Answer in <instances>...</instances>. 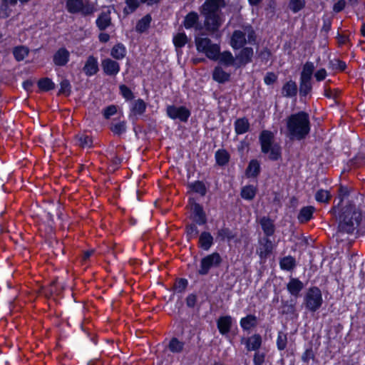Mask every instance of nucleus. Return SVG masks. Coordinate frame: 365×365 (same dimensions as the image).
<instances>
[{
	"mask_svg": "<svg viewBox=\"0 0 365 365\" xmlns=\"http://www.w3.org/2000/svg\"><path fill=\"white\" fill-rule=\"evenodd\" d=\"M224 5L223 0H206L201 6L200 12L205 17L204 26L210 35L220 36L217 33L224 21L220 9Z\"/></svg>",
	"mask_w": 365,
	"mask_h": 365,
	"instance_id": "f257e3e1",
	"label": "nucleus"
},
{
	"mask_svg": "<svg viewBox=\"0 0 365 365\" xmlns=\"http://www.w3.org/2000/svg\"><path fill=\"white\" fill-rule=\"evenodd\" d=\"M287 136L292 140H302L310 132V120L309 114L300 111L292 114L287 118Z\"/></svg>",
	"mask_w": 365,
	"mask_h": 365,
	"instance_id": "f03ea898",
	"label": "nucleus"
},
{
	"mask_svg": "<svg viewBox=\"0 0 365 365\" xmlns=\"http://www.w3.org/2000/svg\"><path fill=\"white\" fill-rule=\"evenodd\" d=\"M361 219V213L355 205L349 204L344 206L339 217V231L352 234L359 227Z\"/></svg>",
	"mask_w": 365,
	"mask_h": 365,
	"instance_id": "7ed1b4c3",
	"label": "nucleus"
},
{
	"mask_svg": "<svg viewBox=\"0 0 365 365\" xmlns=\"http://www.w3.org/2000/svg\"><path fill=\"white\" fill-rule=\"evenodd\" d=\"M261 150L263 153H269V159L277 160L282 156L281 147L274 143V135L268 130H263L259 135Z\"/></svg>",
	"mask_w": 365,
	"mask_h": 365,
	"instance_id": "20e7f679",
	"label": "nucleus"
},
{
	"mask_svg": "<svg viewBox=\"0 0 365 365\" xmlns=\"http://www.w3.org/2000/svg\"><path fill=\"white\" fill-rule=\"evenodd\" d=\"M195 43L198 52L205 53L211 60L217 61L220 51L218 43H213L208 37L204 36L203 34L201 36H195Z\"/></svg>",
	"mask_w": 365,
	"mask_h": 365,
	"instance_id": "39448f33",
	"label": "nucleus"
},
{
	"mask_svg": "<svg viewBox=\"0 0 365 365\" xmlns=\"http://www.w3.org/2000/svg\"><path fill=\"white\" fill-rule=\"evenodd\" d=\"M315 66L312 62H306L302 68L299 78V95L306 96L311 93L312 90V76Z\"/></svg>",
	"mask_w": 365,
	"mask_h": 365,
	"instance_id": "423d86ee",
	"label": "nucleus"
},
{
	"mask_svg": "<svg viewBox=\"0 0 365 365\" xmlns=\"http://www.w3.org/2000/svg\"><path fill=\"white\" fill-rule=\"evenodd\" d=\"M304 304L307 309L311 312L319 309L322 304L321 290L317 287L309 288L304 297Z\"/></svg>",
	"mask_w": 365,
	"mask_h": 365,
	"instance_id": "0eeeda50",
	"label": "nucleus"
},
{
	"mask_svg": "<svg viewBox=\"0 0 365 365\" xmlns=\"http://www.w3.org/2000/svg\"><path fill=\"white\" fill-rule=\"evenodd\" d=\"M66 7L70 14H80L83 16L93 13V7L83 0H67Z\"/></svg>",
	"mask_w": 365,
	"mask_h": 365,
	"instance_id": "6e6552de",
	"label": "nucleus"
},
{
	"mask_svg": "<svg viewBox=\"0 0 365 365\" xmlns=\"http://www.w3.org/2000/svg\"><path fill=\"white\" fill-rule=\"evenodd\" d=\"M222 262V257L217 252H213L203 257L200 261V267L198 273L200 275H206L210 269L213 267H218Z\"/></svg>",
	"mask_w": 365,
	"mask_h": 365,
	"instance_id": "1a4fd4ad",
	"label": "nucleus"
},
{
	"mask_svg": "<svg viewBox=\"0 0 365 365\" xmlns=\"http://www.w3.org/2000/svg\"><path fill=\"white\" fill-rule=\"evenodd\" d=\"M166 113L171 119H179L182 122H187L190 115V110L184 106H168Z\"/></svg>",
	"mask_w": 365,
	"mask_h": 365,
	"instance_id": "9d476101",
	"label": "nucleus"
},
{
	"mask_svg": "<svg viewBox=\"0 0 365 365\" xmlns=\"http://www.w3.org/2000/svg\"><path fill=\"white\" fill-rule=\"evenodd\" d=\"M273 243L269 239V237H264L259 240V247L257 250V253L261 259L267 258L272 252Z\"/></svg>",
	"mask_w": 365,
	"mask_h": 365,
	"instance_id": "9b49d317",
	"label": "nucleus"
},
{
	"mask_svg": "<svg viewBox=\"0 0 365 365\" xmlns=\"http://www.w3.org/2000/svg\"><path fill=\"white\" fill-rule=\"evenodd\" d=\"M254 55L253 48L251 47H245L236 55L237 65L238 67L245 66L252 61Z\"/></svg>",
	"mask_w": 365,
	"mask_h": 365,
	"instance_id": "f8f14e48",
	"label": "nucleus"
},
{
	"mask_svg": "<svg viewBox=\"0 0 365 365\" xmlns=\"http://www.w3.org/2000/svg\"><path fill=\"white\" fill-rule=\"evenodd\" d=\"M101 66L103 72L108 76H115L120 71L119 63L110 58H106L102 61Z\"/></svg>",
	"mask_w": 365,
	"mask_h": 365,
	"instance_id": "ddd939ff",
	"label": "nucleus"
},
{
	"mask_svg": "<svg viewBox=\"0 0 365 365\" xmlns=\"http://www.w3.org/2000/svg\"><path fill=\"white\" fill-rule=\"evenodd\" d=\"M193 214V220L199 225H205L207 222V217L202 207L197 202H193L191 206Z\"/></svg>",
	"mask_w": 365,
	"mask_h": 365,
	"instance_id": "4468645a",
	"label": "nucleus"
},
{
	"mask_svg": "<svg viewBox=\"0 0 365 365\" xmlns=\"http://www.w3.org/2000/svg\"><path fill=\"white\" fill-rule=\"evenodd\" d=\"M232 325V318L231 316H222L217 320V327L222 335L227 334L231 329Z\"/></svg>",
	"mask_w": 365,
	"mask_h": 365,
	"instance_id": "2eb2a0df",
	"label": "nucleus"
},
{
	"mask_svg": "<svg viewBox=\"0 0 365 365\" xmlns=\"http://www.w3.org/2000/svg\"><path fill=\"white\" fill-rule=\"evenodd\" d=\"M99 71L97 58L93 56H89L83 68V71L88 76H91L98 73Z\"/></svg>",
	"mask_w": 365,
	"mask_h": 365,
	"instance_id": "dca6fc26",
	"label": "nucleus"
},
{
	"mask_svg": "<svg viewBox=\"0 0 365 365\" xmlns=\"http://www.w3.org/2000/svg\"><path fill=\"white\" fill-rule=\"evenodd\" d=\"M69 57V51L66 48H61L54 53L53 61L56 66H63L68 62Z\"/></svg>",
	"mask_w": 365,
	"mask_h": 365,
	"instance_id": "f3484780",
	"label": "nucleus"
},
{
	"mask_svg": "<svg viewBox=\"0 0 365 365\" xmlns=\"http://www.w3.org/2000/svg\"><path fill=\"white\" fill-rule=\"evenodd\" d=\"M304 284L298 278L290 277L289 282L287 284V289L291 295L298 297L300 292L304 289Z\"/></svg>",
	"mask_w": 365,
	"mask_h": 365,
	"instance_id": "a211bd4d",
	"label": "nucleus"
},
{
	"mask_svg": "<svg viewBox=\"0 0 365 365\" xmlns=\"http://www.w3.org/2000/svg\"><path fill=\"white\" fill-rule=\"evenodd\" d=\"M246 33L240 30H236L232 33L231 37V46L234 49H239L244 46L247 40Z\"/></svg>",
	"mask_w": 365,
	"mask_h": 365,
	"instance_id": "6ab92c4d",
	"label": "nucleus"
},
{
	"mask_svg": "<svg viewBox=\"0 0 365 365\" xmlns=\"http://www.w3.org/2000/svg\"><path fill=\"white\" fill-rule=\"evenodd\" d=\"M198 21L199 16L197 13L191 11L185 16L183 24L187 29L194 27L196 30H200L201 26L198 24Z\"/></svg>",
	"mask_w": 365,
	"mask_h": 365,
	"instance_id": "aec40b11",
	"label": "nucleus"
},
{
	"mask_svg": "<svg viewBox=\"0 0 365 365\" xmlns=\"http://www.w3.org/2000/svg\"><path fill=\"white\" fill-rule=\"evenodd\" d=\"M259 223L265 237H270L274 235L275 226L272 220L268 217H263L260 219Z\"/></svg>",
	"mask_w": 365,
	"mask_h": 365,
	"instance_id": "412c9836",
	"label": "nucleus"
},
{
	"mask_svg": "<svg viewBox=\"0 0 365 365\" xmlns=\"http://www.w3.org/2000/svg\"><path fill=\"white\" fill-rule=\"evenodd\" d=\"M246 348L247 351H257L262 344V337L259 334H254L246 339Z\"/></svg>",
	"mask_w": 365,
	"mask_h": 365,
	"instance_id": "4be33fe9",
	"label": "nucleus"
},
{
	"mask_svg": "<svg viewBox=\"0 0 365 365\" xmlns=\"http://www.w3.org/2000/svg\"><path fill=\"white\" fill-rule=\"evenodd\" d=\"M199 246L207 251L213 244V237L208 232H202L199 237Z\"/></svg>",
	"mask_w": 365,
	"mask_h": 365,
	"instance_id": "5701e85b",
	"label": "nucleus"
},
{
	"mask_svg": "<svg viewBox=\"0 0 365 365\" xmlns=\"http://www.w3.org/2000/svg\"><path fill=\"white\" fill-rule=\"evenodd\" d=\"M282 93L287 98H292L297 93V86L295 81H289L282 87Z\"/></svg>",
	"mask_w": 365,
	"mask_h": 365,
	"instance_id": "b1692460",
	"label": "nucleus"
},
{
	"mask_svg": "<svg viewBox=\"0 0 365 365\" xmlns=\"http://www.w3.org/2000/svg\"><path fill=\"white\" fill-rule=\"evenodd\" d=\"M111 24L110 12H102L96 19V25L101 31L106 29Z\"/></svg>",
	"mask_w": 365,
	"mask_h": 365,
	"instance_id": "393cba45",
	"label": "nucleus"
},
{
	"mask_svg": "<svg viewBox=\"0 0 365 365\" xmlns=\"http://www.w3.org/2000/svg\"><path fill=\"white\" fill-rule=\"evenodd\" d=\"M296 266V259L290 255L284 257L279 260V267L283 270L292 271Z\"/></svg>",
	"mask_w": 365,
	"mask_h": 365,
	"instance_id": "a878e982",
	"label": "nucleus"
},
{
	"mask_svg": "<svg viewBox=\"0 0 365 365\" xmlns=\"http://www.w3.org/2000/svg\"><path fill=\"white\" fill-rule=\"evenodd\" d=\"M217 60L225 66H230L235 65L236 58L230 51H224L222 53L220 51Z\"/></svg>",
	"mask_w": 365,
	"mask_h": 365,
	"instance_id": "bb28decb",
	"label": "nucleus"
},
{
	"mask_svg": "<svg viewBox=\"0 0 365 365\" xmlns=\"http://www.w3.org/2000/svg\"><path fill=\"white\" fill-rule=\"evenodd\" d=\"M230 75L225 72L221 67L217 66L212 73L213 79L220 83H223L229 81Z\"/></svg>",
	"mask_w": 365,
	"mask_h": 365,
	"instance_id": "cd10ccee",
	"label": "nucleus"
},
{
	"mask_svg": "<svg viewBox=\"0 0 365 365\" xmlns=\"http://www.w3.org/2000/svg\"><path fill=\"white\" fill-rule=\"evenodd\" d=\"M146 103L143 99H138L133 102L130 117L132 115H142L146 109Z\"/></svg>",
	"mask_w": 365,
	"mask_h": 365,
	"instance_id": "c85d7f7f",
	"label": "nucleus"
},
{
	"mask_svg": "<svg viewBox=\"0 0 365 365\" xmlns=\"http://www.w3.org/2000/svg\"><path fill=\"white\" fill-rule=\"evenodd\" d=\"M314 207L312 206H307L302 207L298 215V220L300 222H307L312 217Z\"/></svg>",
	"mask_w": 365,
	"mask_h": 365,
	"instance_id": "c756f323",
	"label": "nucleus"
},
{
	"mask_svg": "<svg viewBox=\"0 0 365 365\" xmlns=\"http://www.w3.org/2000/svg\"><path fill=\"white\" fill-rule=\"evenodd\" d=\"M215 157L217 164L220 166L227 165L230 158L229 153L225 149H220L217 150Z\"/></svg>",
	"mask_w": 365,
	"mask_h": 365,
	"instance_id": "7c9ffc66",
	"label": "nucleus"
},
{
	"mask_svg": "<svg viewBox=\"0 0 365 365\" xmlns=\"http://www.w3.org/2000/svg\"><path fill=\"white\" fill-rule=\"evenodd\" d=\"M235 132L237 134H243L248 131L250 128V123L248 120L245 118H242L236 120L235 123Z\"/></svg>",
	"mask_w": 365,
	"mask_h": 365,
	"instance_id": "2f4dec72",
	"label": "nucleus"
},
{
	"mask_svg": "<svg viewBox=\"0 0 365 365\" xmlns=\"http://www.w3.org/2000/svg\"><path fill=\"white\" fill-rule=\"evenodd\" d=\"M257 325V317L255 315L249 314L240 320V326L244 330H249Z\"/></svg>",
	"mask_w": 365,
	"mask_h": 365,
	"instance_id": "473e14b6",
	"label": "nucleus"
},
{
	"mask_svg": "<svg viewBox=\"0 0 365 365\" xmlns=\"http://www.w3.org/2000/svg\"><path fill=\"white\" fill-rule=\"evenodd\" d=\"M126 54V49L122 43L115 45L111 49L110 55L117 60L123 59Z\"/></svg>",
	"mask_w": 365,
	"mask_h": 365,
	"instance_id": "72a5a7b5",
	"label": "nucleus"
},
{
	"mask_svg": "<svg viewBox=\"0 0 365 365\" xmlns=\"http://www.w3.org/2000/svg\"><path fill=\"white\" fill-rule=\"evenodd\" d=\"M257 193V189L253 185H247L242 187L241 196L243 199L252 200L255 198Z\"/></svg>",
	"mask_w": 365,
	"mask_h": 365,
	"instance_id": "f704fd0d",
	"label": "nucleus"
},
{
	"mask_svg": "<svg viewBox=\"0 0 365 365\" xmlns=\"http://www.w3.org/2000/svg\"><path fill=\"white\" fill-rule=\"evenodd\" d=\"M151 20L152 19L150 14L145 15L138 21L135 27L136 31L140 33L145 31L149 28Z\"/></svg>",
	"mask_w": 365,
	"mask_h": 365,
	"instance_id": "c9c22d12",
	"label": "nucleus"
},
{
	"mask_svg": "<svg viewBox=\"0 0 365 365\" xmlns=\"http://www.w3.org/2000/svg\"><path fill=\"white\" fill-rule=\"evenodd\" d=\"M77 144L83 148H89L93 145L92 138L86 135L80 134L76 137Z\"/></svg>",
	"mask_w": 365,
	"mask_h": 365,
	"instance_id": "e433bc0d",
	"label": "nucleus"
},
{
	"mask_svg": "<svg viewBox=\"0 0 365 365\" xmlns=\"http://www.w3.org/2000/svg\"><path fill=\"white\" fill-rule=\"evenodd\" d=\"M260 170L259 163L257 160H252L246 170L249 177H256Z\"/></svg>",
	"mask_w": 365,
	"mask_h": 365,
	"instance_id": "4c0bfd02",
	"label": "nucleus"
},
{
	"mask_svg": "<svg viewBox=\"0 0 365 365\" xmlns=\"http://www.w3.org/2000/svg\"><path fill=\"white\" fill-rule=\"evenodd\" d=\"M29 52L28 48L24 46H16L13 50L14 56L17 61L24 60L28 56Z\"/></svg>",
	"mask_w": 365,
	"mask_h": 365,
	"instance_id": "58836bf2",
	"label": "nucleus"
},
{
	"mask_svg": "<svg viewBox=\"0 0 365 365\" xmlns=\"http://www.w3.org/2000/svg\"><path fill=\"white\" fill-rule=\"evenodd\" d=\"M234 237L235 235L232 233V230L227 227H222L221 229L218 230L217 232V238L222 241H224L225 239L230 241Z\"/></svg>",
	"mask_w": 365,
	"mask_h": 365,
	"instance_id": "ea45409f",
	"label": "nucleus"
},
{
	"mask_svg": "<svg viewBox=\"0 0 365 365\" xmlns=\"http://www.w3.org/2000/svg\"><path fill=\"white\" fill-rule=\"evenodd\" d=\"M38 88L43 91H48L55 88L54 83L48 78H43L38 82Z\"/></svg>",
	"mask_w": 365,
	"mask_h": 365,
	"instance_id": "a19ab883",
	"label": "nucleus"
},
{
	"mask_svg": "<svg viewBox=\"0 0 365 365\" xmlns=\"http://www.w3.org/2000/svg\"><path fill=\"white\" fill-rule=\"evenodd\" d=\"M187 42V37L185 33H178L173 37V43L176 48L183 47Z\"/></svg>",
	"mask_w": 365,
	"mask_h": 365,
	"instance_id": "79ce46f5",
	"label": "nucleus"
},
{
	"mask_svg": "<svg viewBox=\"0 0 365 365\" xmlns=\"http://www.w3.org/2000/svg\"><path fill=\"white\" fill-rule=\"evenodd\" d=\"M169 349L173 353L181 352L184 347V343L180 341L177 338H173L169 343Z\"/></svg>",
	"mask_w": 365,
	"mask_h": 365,
	"instance_id": "37998d69",
	"label": "nucleus"
},
{
	"mask_svg": "<svg viewBox=\"0 0 365 365\" xmlns=\"http://www.w3.org/2000/svg\"><path fill=\"white\" fill-rule=\"evenodd\" d=\"M305 0H290L289 8L293 13H297L305 6Z\"/></svg>",
	"mask_w": 365,
	"mask_h": 365,
	"instance_id": "c03bdc74",
	"label": "nucleus"
},
{
	"mask_svg": "<svg viewBox=\"0 0 365 365\" xmlns=\"http://www.w3.org/2000/svg\"><path fill=\"white\" fill-rule=\"evenodd\" d=\"M287 344V334L283 331H279L277 339V349L280 351L284 350Z\"/></svg>",
	"mask_w": 365,
	"mask_h": 365,
	"instance_id": "a18cd8bd",
	"label": "nucleus"
},
{
	"mask_svg": "<svg viewBox=\"0 0 365 365\" xmlns=\"http://www.w3.org/2000/svg\"><path fill=\"white\" fill-rule=\"evenodd\" d=\"M61 88L58 91V95H64L68 96L71 93V86L68 80L63 79L60 83Z\"/></svg>",
	"mask_w": 365,
	"mask_h": 365,
	"instance_id": "49530a36",
	"label": "nucleus"
},
{
	"mask_svg": "<svg viewBox=\"0 0 365 365\" xmlns=\"http://www.w3.org/2000/svg\"><path fill=\"white\" fill-rule=\"evenodd\" d=\"M331 195L327 190H319L315 195V199L319 202H328Z\"/></svg>",
	"mask_w": 365,
	"mask_h": 365,
	"instance_id": "de8ad7c7",
	"label": "nucleus"
},
{
	"mask_svg": "<svg viewBox=\"0 0 365 365\" xmlns=\"http://www.w3.org/2000/svg\"><path fill=\"white\" fill-rule=\"evenodd\" d=\"M120 94L126 101H130L134 98V94L132 91L125 85L122 84L119 86Z\"/></svg>",
	"mask_w": 365,
	"mask_h": 365,
	"instance_id": "09e8293b",
	"label": "nucleus"
},
{
	"mask_svg": "<svg viewBox=\"0 0 365 365\" xmlns=\"http://www.w3.org/2000/svg\"><path fill=\"white\" fill-rule=\"evenodd\" d=\"M192 190L197 193L200 194L202 196L206 194V187L205 184L201 181H196L192 185Z\"/></svg>",
	"mask_w": 365,
	"mask_h": 365,
	"instance_id": "8fccbe9b",
	"label": "nucleus"
},
{
	"mask_svg": "<svg viewBox=\"0 0 365 365\" xmlns=\"http://www.w3.org/2000/svg\"><path fill=\"white\" fill-rule=\"evenodd\" d=\"M110 129L115 134L120 135L125 132L126 123L125 121H121L116 124H113Z\"/></svg>",
	"mask_w": 365,
	"mask_h": 365,
	"instance_id": "3c124183",
	"label": "nucleus"
},
{
	"mask_svg": "<svg viewBox=\"0 0 365 365\" xmlns=\"http://www.w3.org/2000/svg\"><path fill=\"white\" fill-rule=\"evenodd\" d=\"M186 233L189 239L197 237L199 231L195 224L192 223L186 227Z\"/></svg>",
	"mask_w": 365,
	"mask_h": 365,
	"instance_id": "603ef678",
	"label": "nucleus"
},
{
	"mask_svg": "<svg viewBox=\"0 0 365 365\" xmlns=\"http://www.w3.org/2000/svg\"><path fill=\"white\" fill-rule=\"evenodd\" d=\"M125 3L127 7L124 9V12L126 14L133 13L138 6V0H126Z\"/></svg>",
	"mask_w": 365,
	"mask_h": 365,
	"instance_id": "864d4df0",
	"label": "nucleus"
},
{
	"mask_svg": "<svg viewBox=\"0 0 365 365\" xmlns=\"http://www.w3.org/2000/svg\"><path fill=\"white\" fill-rule=\"evenodd\" d=\"M244 32H245L246 34L247 35L248 43H251V44L255 43L256 35H255V32L253 30V29L252 28V26H246L245 28Z\"/></svg>",
	"mask_w": 365,
	"mask_h": 365,
	"instance_id": "5fc2aeb1",
	"label": "nucleus"
},
{
	"mask_svg": "<svg viewBox=\"0 0 365 365\" xmlns=\"http://www.w3.org/2000/svg\"><path fill=\"white\" fill-rule=\"evenodd\" d=\"M330 64L331 65V68L333 69L339 70L341 71H344L346 67V63L339 59H334L331 61Z\"/></svg>",
	"mask_w": 365,
	"mask_h": 365,
	"instance_id": "6e6d98bb",
	"label": "nucleus"
},
{
	"mask_svg": "<svg viewBox=\"0 0 365 365\" xmlns=\"http://www.w3.org/2000/svg\"><path fill=\"white\" fill-rule=\"evenodd\" d=\"M271 56V51L267 48H264L259 53L261 61L267 64Z\"/></svg>",
	"mask_w": 365,
	"mask_h": 365,
	"instance_id": "4d7b16f0",
	"label": "nucleus"
},
{
	"mask_svg": "<svg viewBox=\"0 0 365 365\" xmlns=\"http://www.w3.org/2000/svg\"><path fill=\"white\" fill-rule=\"evenodd\" d=\"M117 112V106L114 105L109 106L103 110V116L106 119L110 118V116L115 114Z\"/></svg>",
	"mask_w": 365,
	"mask_h": 365,
	"instance_id": "13d9d810",
	"label": "nucleus"
},
{
	"mask_svg": "<svg viewBox=\"0 0 365 365\" xmlns=\"http://www.w3.org/2000/svg\"><path fill=\"white\" fill-rule=\"evenodd\" d=\"M314 359V353L312 348L307 349L302 355V360L304 363L308 364L310 359Z\"/></svg>",
	"mask_w": 365,
	"mask_h": 365,
	"instance_id": "bf43d9fd",
	"label": "nucleus"
},
{
	"mask_svg": "<svg viewBox=\"0 0 365 365\" xmlns=\"http://www.w3.org/2000/svg\"><path fill=\"white\" fill-rule=\"evenodd\" d=\"M187 284V279L181 278L176 282L175 288L178 292H182L186 289Z\"/></svg>",
	"mask_w": 365,
	"mask_h": 365,
	"instance_id": "052dcab7",
	"label": "nucleus"
},
{
	"mask_svg": "<svg viewBox=\"0 0 365 365\" xmlns=\"http://www.w3.org/2000/svg\"><path fill=\"white\" fill-rule=\"evenodd\" d=\"M277 79V75L273 72H268L264 78V82L267 85L273 84Z\"/></svg>",
	"mask_w": 365,
	"mask_h": 365,
	"instance_id": "680f3d73",
	"label": "nucleus"
},
{
	"mask_svg": "<svg viewBox=\"0 0 365 365\" xmlns=\"http://www.w3.org/2000/svg\"><path fill=\"white\" fill-rule=\"evenodd\" d=\"M265 355L263 353L256 352L254 355L253 363L255 365H262L264 361Z\"/></svg>",
	"mask_w": 365,
	"mask_h": 365,
	"instance_id": "e2e57ef3",
	"label": "nucleus"
},
{
	"mask_svg": "<svg viewBox=\"0 0 365 365\" xmlns=\"http://www.w3.org/2000/svg\"><path fill=\"white\" fill-rule=\"evenodd\" d=\"M346 1L344 0H339L336 3L334 4L333 10L336 13H339L344 9Z\"/></svg>",
	"mask_w": 365,
	"mask_h": 365,
	"instance_id": "0e129e2a",
	"label": "nucleus"
},
{
	"mask_svg": "<svg viewBox=\"0 0 365 365\" xmlns=\"http://www.w3.org/2000/svg\"><path fill=\"white\" fill-rule=\"evenodd\" d=\"M327 76V71L324 68H321L318 70L314 73V77L317 81H323L326 78Z\"/></svg>",
	"mask_w": 365,
	"mask_h": 365,
	"instance_id": "69168bd1",
	"label": "nucleus"
},
{
	"mask_svg": "<svg viewBox=\"0 0 365 365\" xmlns=\"http://www.w3.org/2000/svg\"><path fill=\"white\" fill-rule=\"evenodd\" d=\"M121 162H122L121 158H120L117 156H114L112 160V164L109 167L110 170L112 171H115L119 167Z\"/></svg>",
	"mask_w": 365,
	"mask_h": 365,
	"instance_id": "338daca9",
	"label": "nucleus"
},
{
	"mask_svg": "<svg viewBox=\"0 0 365 365\" xmlns=\"http://www.w3.org/2000/svg\"><path fill=\"white\" fill-rule=\"evenodd\" d=\"M197 297L195 294H190L186 298V304L189 307H194L196 303Z\"/></svg>",
	"mask_w": 365,
	"mask_h": 365,
	"instance_id": "774afa93",
	"label": "nucleus"
}]
</instances>
